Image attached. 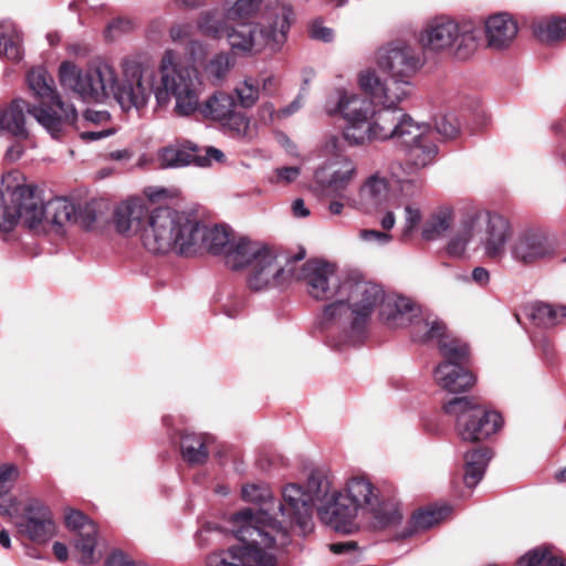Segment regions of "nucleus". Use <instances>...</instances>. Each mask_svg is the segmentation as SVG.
<instances>
[{"label": "nucleus", "mask_w": 566, "mask_h": 566, "mask_svg": "<svg viewBox=\"0 0 566 566\" xmlns=\"http://www.w3.org/2000/svg\"><path fill=\"white\" fill-rule=\"evenodd\" d=\"M358 85L370 98L353 90L337 87L324 103L327 115H340L346 122L343 137L348 145L360 146L375 138L390 136L400 126L417 130L412 125L413 118L398 107L412 94L409 80L390 76L381 81L374 70H365L358 74Z\"/></svg>", "instance_id": "nucleus-1"}, {"label": "nucleus", "mask_w": 566, "mask_h": 566, "mask_svg": "<svg viewBox=\"0 0 566 566\" xmlns=\"http://www.w3.org/2000/svg\"><path fill=\"white\" fill-rule=\"evenodd\" d=\"M343 289L344 297L325 307L323 324L326 328H348L346 342L357 343L364 337L370 315L376 307L380 308L386 293L380 285L364 280L358 272L345 275Z\"/></svg>", "instance_id": "nucleus-2"}, {"label": "nucleus", "mask_w": 566, "mask_h": 566, "mask_svg": "<svg viewBox=\"0 0 566 566\" xmlns=\"http://www.w3.org/2000/svg\"><path fill=\"white\" fill-rule=\"evenodd\" d=\"M21 175L12 171L2 177L3 190L10 196L12 220L9 221L11 228L19 221L30 229L36 228L43 221L50 223L57 233L66 224L74 222L76 217V206L66 198H54L45 205L35 193V189L20 181Z\"/></svg>", "instance_id": "nucleus-3"}, {"label": "nucleus", "mask_w": 566, "mask_h": 566, "mask_svg": "<svg viewBox=\"0 0 566 566\" xmlns=\"http://www.w3.org/2000/svg\"><path fill=\"white\" fill-rule=\"evenodd\" d=\"M199 239L200 222L169 207L153 210L140 234L143 247L153 254L191 255L198 250Z\"/></svg>", "instance_id": "nucleus-4"}, {"label": "nucleus", "mask_w": 566, "mask_h": 566, "mask_svg": "<svg viewBox=\"0 0 566 566\" xmlns=\"http://www.w3.org/2000/svg\"><path fill=\"white\" fill-rule=\"evenodd\" d=\"M160 83L154 90L159 107H166L175 98L174 112L178 116H190L199 108L202 83L197 69L184 65L172 51H166L159 66Z\"/></svg>", "instance_id": "nucleus-5"}, {"label": "nucleus", "mask_w": 566, "mask_h": 566, "mask_svg": "<svg viewBox=\"0 0 566 566\" xmlns=\"http://www.w3.org/2000/svg\"><path fill=\"white\" fill-rule=\"evenodd\" d=\"M481 29L470 20L458 21L447 15L436 17L421 30L419 42L431 52H447L458 60H468L476 51Z\"/></svg>", "instance_id": "nucleus-6"}, {"label": "nucleus", "mask_w": 566, "mask_h": 566, "mask_svg": "<svg viewBox=\"0 0 566 566\" xmlns=\"http://www.w3.org/2000/svg\"><path fill=\"white\" fill-rule=\"evenodd\" d=\"M29 88L43 103H49L50 108L43 106L28 107L36 122L53 137L62 135L65 125L73 124L77 118L76 109L71 104H65L54 88V80L44 67H34L27 75Z\"/></svg>", "instance_id": "nucleus-7"}, {"label": "nucleus", "mask_w": 566, "mask_h": 566, "mask_svg": "<svg viewBox=\"0 0 566 566\" xmlns=\"http://www.w3.org/2000/svg\"><path fill=\"white\" fill-rule=\"evenodd\" d=\"M59 78L63 88L84 102L103 103L114 91L116 72L113 66L102 61L85 70L73 62L64 61L59 67Z\"/></svg>", "instance_id": "nucleus-8"}, {"label": "nucleus", "mask_w": 566, "mask_h": 566, "mask_svg": "<svg viewBox=\"0 0 566 566\" xmlns=\"http://www.w3.org/2000/svg\"><path fill=\"white\" fill-rule=\"evenodd\" d=\"M381 318L392 327L411 326L417 342H432L443 336L446 324L431 314L424 315L419 306L407 297L385 294L379 310Z\"/></svg>", "instance_id": "nucleus-9"}, {"label": "nucleus", "mask_w": 566, "mask_h": 566, "mask_svg": "<svg viewBox=\"0 0 566 566\" xmlns=\"http://www.w3.org/2000/svg\"><path fill=\"white\" fill-rule=\"evenodd\" d=\"M442 409L446 415L454 418L455 430L467 442L484 440L497 432L503 424L499 412L486 410L469 397L453 398Z\"/></svg>", "instance_id": "nucleus-10"}, {"label": "nucleus", "mask_w": 566, "mask_h": 566, "mask_svg": "<svg viewBox=\"0 0 566 566\" xmlns=\"http://www.w3.org/2000/svg\"><path fill=\"white\" fill-rule=\"evenodd\" d=\"M281 520L275 521L268 510L259 509H243L242 511H250L252 515H262L263 524L282 528L287 535V542L281 547H285L291 542L290 527L296 525L303 533L312 530V514L313 506L311 505V497H308L304 489L296 484L290 483L282 490V500L276 505Z\"/></svg>", "instance_id": "nucleus-11"}, {"label": "nucleus", "mask_w": 566, "mask_h": 566, "mask_svg": "<svg viewBox=\"0 0 566 566\" xmlns=\"http://www.w3.org/2000/svg\"><path fill=\"white\" fill-rule=\"evenodd\" d=\"M469 240L474 248H481L489 259L500 261L505 255L511 237L510 222L503 216L488 210H479L465 218Z\"/></svg>", "instance_id": "nucleus-12"}, {"label": "nucleus", "mask_w": 566, "mask_h": 566, "mask_svg": "<svg viewBox=\"0 0 566 566\" xmlns=\"http://www.w3.org/2000/svg\"><path fill=\"white\" fill-rule=\"evenodd\" d=\"M284 11L277 15V27L272 22L260 23H239L231 29L228 28L227 36L229 44L235 51L242 53H259L264 49L272 52L281 50L286 41L290 23L286 22Z\"/></svg>", "instance_id": "nucleus-13"}, {"label": "nucleus", "mask_w": 566, "mask_h": 566, "mask_svg": "<svg viewBox=\"0 0 566 566\" xmlns=\"http://www.w3.org/2000/svg\"><path fill=\"white\" fill-rule=\"evenodd\" d=\"M444 361L434 370L436 382L451 394L469 390L475 382L472 373L463 367L468 358V346L457 338H451L446 331L443 336L436 338Z\"/></svg>", "instance_id": "nucleus-14"}, {"label": "nucleus", "mask_w": 566, "mask_h": 566, "mask_svg": "<svg viewBox=\"0 0 566 566\" xmlns=\"http://www.w3.org/2000/svg\"><path fill=\"white\" fill-rule=\"evenodd\" d=\"M340 492L358 514L369 515L376 527H386L401 520L398 507L391 502L380 501L379 491L365 476H352Z\"/></svg>", "instance_id": "nucleus-15"}, {"label": "nucleus", "mask_w": 566, "mask_h": 566, "mask_svg": "<svg viewBox=\"0 0 566 566\" xmlns=\"http://www.w3.org/2000/svg\"><path fill=\"white\" fill-rule=\"evenodd\" d=\"M417 128L399 127L390 136L375 138L374 142L394 140L401 145L406 151V166L410 172H418L432 165L438 155V146L434 143V130L427 124H420L412 119Z\"/></svg>", "instance_id": "nucleus-16"}, {"label": "nucleus", "mask_w": 566, "mask_h": 566, "mask_svg": "<svg viewBox=\"0 0 566 566\" xmlns=\"http://www.w3.org/2000/svg\"><path fill=\"white\" fill-rule=\"evenodd\" d=\"M348 272L339 273L334 264L314 260L306 262L302 268V280L306 284L307 293L316 300L327 301L344 297V281Z\"/></svg>", "instance_id": "nucleus-17"}, {"label": "nucleus", "mask_w": 566, "mask_h": 566, "mask_svg": "<svg viewBox=\"0 0 566 566\" xmlns=\"http://www.w3.org/2000/svg\"><path fill=\"white\" fill-rule=\"evenodd\" d=\"M235 101L230 94L216 92L202 104L199 103L198 111L203 117L221 123L234 136L247 137L250 119L245 114L235 111Z\"/></svg>", "instance_id": "nucleus-18"}, {"label": "nucleus", "mask_w": 566, "mask_h": 566, "mask_svg": "<svg viewBox=\"0 0 566 566\" xmlns=\"http://www.w3.org/2000/svg\"><path fill=\"white\" fill-rule=\"evenodd\" d=\"M223 158L224 154L214 147H207L205 155H201V149L191 142L167 146L158 154L160 167L163 168H177L190 164L206 167L211 165L212 161L220 163Z\"/></svg>", "instance_id": "nucleus-19"}, {"label": "nucleus", "mask_w": 566, "mask_h": 566, "mask_svg": "<svg viewBox=\"0 0 566 566\" xmlns=\"http://www.w3.org/2000/svg\"><path fill=\"white\" fill-rule=\"evenodd\" d=\"M554 252V238L542 229H527L523 231L511 245L512 258L525 264L552 256Z\"/></svg>", "instance_id": "nucleus-20"}, {"label": "nucleus", "mask_w": 566, "mask_h": 566, "mask_svg": "<svg viewBox=\"0 0 566 566\" xmlns=\"http://www.w3.org/2000/svg\"><path fill=\"white\" fill-rule=\"evenodd\" d=\"M377 64L391 77L410 81L420 67V59L415 50L405 43H392L378 52Z\"/></svg>", "instance_id": "nucleus-21"}, {"label": "nucleus", "mask_w": 566, "mask_h": 566, "mask_svg": "<svg viewBox=\"0 0 566 566\" xmlns=\"http://www.w3.org/2000/svg\"><path fill=\"white\" fill-rule=\"evenodd\" d=\"M154 90V74L136 71L130 78L116 83L112 94L123 111L140 109L146 106Z\"/></svg>", "instance_id": "nucleus-22"}, {"label": "nucleus", "mask_w": 566, "mask_h": 566, "mask_svg": "<svg viewBox=\"0 0 566 566\" xmlns=\"http://www.w3.org/2000/svg\"><path fill=\"white\" fill-rule=\"evenodd\" d=\"M281 10L284 11L286 22L291 24L292 10L282 6L279 0H235L226 10V17L227 20L235 22L260 15V23L271 21L273 27H277V15Z\"/></svg>", "instance_id": "nucleus-23"}, {"label": "nucleus", "mask_w": 566, "mask_h": 566, "mask_svg": "<svg viewBox=\"0 0 566 566\" xmlns=\"http://www.w3.org/2000/svg\"><path fill=\"white\" fill-rule=\"evenodd\" d=\"M248 270L247 282L249 287L253 291H262L283 285L290 275L284 268L277 263L275 254L269 248L253 261Z\"/></svg>", "instance_id": "nucleus-24"}, {"label": "nucleus", "mask_w": 566, "mask_h": 566, "mask_svg": "<svg viewBox=\"0 0 566 566\" xmlns=\"http://www.w3.org/2000/svg\"><path fill=\"white\" fill-rule=\"evenodd\" d=\"M317 515L322 523L342 533H352L356 526L357 511L336 491L326 502L317 506Z\"/></svg>", "instance_id": "nucleus-25"}, {"label": "nucleus", "mask_w": 566, "mask_h": 566, "mask_svg": "<svg viewBox=\"0 0 566 566\" xmlns=\"http://www.w3.org/2000/svg\"><path fill=\"white\" fill-rule=\"evenodd\" d=\"M389 190L387 178L375 172L366 178L356 196L346 198V202L364 213H374L387 202Z\"/></svg>", "instance_id": "nucleus-26"}, {"label": "nucleus", "mask_w": 566, "mask_h": 566, "mask_svg": "<svg viewBox=\"0 0 566 566\" xmlns=\"http://www.w3.org/2000/svg\"><path fill=\"white\" fill-rule=\"evenodd\" d=\"M22 533L34 542H46L55 533L51 511L41 501L31 499L23 510V522L19 524Z\"/></svg>", "instance_id": "nucleus-27"}, {"label": "nucleus", "mask_w": 566, "mask_h": 566, "mask_svg": "<svg viewBox=\"0 0 566 566\" xmlns=\"http://www.w3.org/2000/svg\"><path fill=\"white\" fill-rule=\"evenodd\" d=\"M148 209L142 199H130L120 203L114 212V226L117 232L130 235L142 234V228L146 223Z\"/></svg>", "instance_id": "nucleus-28"}, {"label": "nucleus", "mask_w": 566, "mask_h": 566, "mask_svg": "<svg viewBox=\"0 0 566 566\" xmlns=\"http://www.w3.org/2000/svg\"><path fill=\"white\" fill-rule=\"evenodd\" d=\"M518 27L509 13H496L485 21L488 46L495 50L507 48L516 38Z\"/></svg>", "instance_id": "nucleus-29"}, {"label": "nucleus", "mask_w": 566, "mask_h": 566, "mask_svg": "<svg viewBox=\"0 0 566 566\" xmlns=\"http://www.w3.org/2000/svg\"><path fill=\"white\" fill-rule=\"evenodd\" d=\"M265 249L262 243L247 238L234 239L224 255L226 264L235 271L249 269Z\"/></svg>", "instance_id": "nucleus-30"}, {"label": "nucleus", "mask_w": 566, "mask_h": 566, "mask_svg": "<svg viewBox=\"0 0 566 566\" xmlns=\"http://www.w3.org/2000/svg\"><path fill=\"white\" fill-rule=\"evenodd\" d=\"M31 107L25 101L18 98L11 104L0 109V133L8 132L11 135L25 139L29 132L25 127L24 108Z\"/></svg>", "instance_id": "nucleus-31"}, {"label": "nucleus", "mask_w": 566, "mask_h": 566, "mask_svg": "<svg viewBox=\"0 0 566 566\" xmlns=\"http://www.w3.org/2000/svg\"><path fill=\"white\" fill-rule=\"evenodd\" d=\"M233 240L234 238H232V233L227 227L216 226L212 228H206L200 224L198 249L203 248L214 255H226Z\"/></svg>", "instance_id": "nucleus-32"}, {"label": "nucleus", "mask_w": 566, "mask_h": 566, "mask_svg": "<svg viewBox=\"0 0 566 566\" xmlns=\"http://www.w3.org/2000/svg\"><path fill=\"white\" fill-rule=\"evenodd\" d=\"M453 221L454 212L452 207H438L424 222L421 235L427 241L440 239L451 229Z\"/></svg>", "instance_id": "nucleus-33"}, {"label": "nucleus", "mask_w": 566, "mask_h": 566, "mask_svg": "<svg viewBox=\"0 0 566 566\" xmlns=\"http://www.w3.org/2000/svg\"><path fill=\"white\" fill-rule=\"evenodd\" d=\"M526 315L536 326L549 328L566 318V306L537 302L527 307Z\"/></svg>", "instance_id": "nucleus-34"}, {"label": "nucleus", "mask_w": 566, "mask_h": 566, "mask_svg": "<svg viewBox=\"0 0 566 566\" xmlns=\"http://www.w3.org/2000/svg\"><path fill=\"white\" fill-rule=\"evenodd\" d=\"M492 457L488 448L474 449L465 454L464 483L468 488L475 486L483 478Z\"/></svg>", "instance_id": "nucleus-35"}, {"label": "nucleus", "mask_w": 566, "mask_h": 566, "mask_svg": "<svg viewBox=\"0 0 566 566\" xmlns=\"http://www.w3.org/2000/svg\"><path fill=\"white\" fill-rule=\"evenodd\" d=\"M21 42V35L11 21L0 22V56L20 61L23 54Z\"/></svg>", "instance_id": "nucleus-36"}, {"label": "nucleus", "mask_w": 566, "mask_h": 566, "mask_svg": "<svg viewBox=\"0 0 566 566\" xmlns=\"http://www.w3.org/2000/svg\"><path fill=\"white\" fill-rule=\"evenodd\" d=\"M306 495L311 497V505L318 506L326 502L337 490L333 489L332 481L322 471H313L306 482Z\"/></svg>", "instance_id": "nucleus-37"}, {"label": "nucleus", "mask_w": 566, "mask_h": 566, "mask_svg": "<svg viewBox=\"0 0 566 566\" xmlns=\"http://www.w3.org/2000/svg\"><path fill=\"white\" fill-rule=\"evenodd\" d=\"M180 448L184 460L190 464H202L208 459L206 437L202 434H182Z\"/></svg>", "instance_id": "nucleus-38"}, {"label": "nucleus", "mask_w": 566, "mask_h": 566, "mask_svg": "<svg viewBox=\"0 0 566 566\" xmlns=\"http://www.w3.org/2000/svg\"><path fill=\"white\" fill-rule=\"evenodd\" d=\"M227 17H222L218 9L201 11L196 25L198 31L212 39H220L228 31Z\"/></svg>", "instance_id": "nucleus-39"}, {"label": "nucleus", "mask_w": 566, "mask_h": 566, "mask_svg": "<svg viewBox=\"0 0 566 566\" xmlns=\"http://www.w3.org/2000/svg\"><path fill=\"white\" fill-rule=\"evenodd\" d=\"M357 169L355 164L345 158L342 160L339 168L334 169L329 180L326 185V190L329 196H343V191L346 190L352 180L356 177Z\"/></svg>", "instance_id": "nucleus-40"}, {"label": "nucleus", "mask_w": 566, "mask_h": 566, "mask_svg": "<svg viewBox=\"0 0 566 566\" xmlns=\"http://www.w3.org/2000/svg\"><path fill=\"white\" fill-rule=\"evenodd\" d=\"M520 566H566V558L555 555L548 547H536L518 560Z\"/></svg>", "instance_id": "nucleus-41"}, {"label": "nucleus", "mask_w": 566, "mask_h": 566, "mask_svg": "<svg viewBox=\"0 0 566 566\" xmlns=\"http://www.w3.org/2000/svg\"><path fill=\"white\" fill-rule=\"evenodd\" d=\"M534 35L542 42L552 43L563 39L566 34V20H542L533 24Z\"/></svg>", "instance_id": "nucleus-42"}, {"label": "nucleus", "mask_w": 566, "mask_h": 566, "mask_svg": "<svg viewBox=\"0 0 566 566\" xmlns=\"http://www.w3.org/2000/svg\"><path fill=\"white\" fill-rule=\"evenodd\" d=\"M231 65L230 56L227 53H218L209 60L203 72L211 83L220 84L224 81Z\"/></svg>", "instance_id": "nucleus-43"}, {"label": "nucleus", "mask_w": 566, "mask_h": 566, "mask_svg": "<svg viewBox=\"0 0 566 566\" xmlns=\"http://www.w3.org/2000/svg\"><path fill=\"white\" fill-rule=\"evenodd\" d=\"M234 93L238 96L239 104L243 108L253 107L260 97V84L253 77H245L235 86Z\"/></svg>", "instance_id": "nucleus-44"}, {"label": "nucleus", "mask_w": 566, "mask_h": 566, "mask_svg": "<svg viewBox=\"0 0 566 566\" xmlns=\"http://www.w3.org/2000/svg\"><path fill=\"white\" fill-rule=\"evenodd\" d=\"M449 512L450 509L448 506L429 507L419 511L412 516L413 526L417 530L430 528L446 518Z\"/></svg>", "instance_id": "nucleus-45"}, {"label": "nucleus", "mask_w": 566, "mask_h": 566, "mask_svg": "<svg viewBox=\"0 0 566 566\" xmlns=\"http://www.w3.org/2000/svg\"><path fill=\"white\" fill-rule=\"evenodd\" d=\"M65 524L71 531L77 532L78 536L97 532L95 523L84 513L74 509L66 510Z\"/></svg>", "instance_id": "nucleus-46"}, {"label": "nucleus", "mask_w": 566, "mask_h": 566, "mask_svg": "<svg viewBox=\"0 0 566 566\" xmlns=\"http://www.w3.org/2000/svg\"><path fill=\"white\" fill-rule=\"evenodd\" d=\"M96 533L80 535V538L75 543L76 551L81 554L80 563L90 565L96 562L95 558V545H96Z\"/></svg>", "instance_id": "nucleus-47"}, {"label": "nucleus", "mask_w": 566, "mask_h": 566, "mask_svg": "<svg viewBox=\"0 0 566 566\" xmlns=\"http://www.w3.org/2000/svg\"><path fill=\"white\" fill-rule=\"evenodd\" d=\"M20 475L19 468L13 463L0 464V497L7 495Z\"/></svg>", "instance_id": "nucleus-48"}, {"label": "nucleus", "mask_w": 566, "mask_h": 566, "mask_svg": "<svg viewBox=\"0 0 566 566\" xmlns=\"http://www.w3.org/2000/svg\"><path fill=\"white\" fill-rule=\"evenodd\" d=\"M242 497L245 501L266 504L273 501L270 489L265 485L249 484L242 488Z\"/></svg>", "instance_id": "nucleus-49"}, {"label": "nucleus", "mask_w": 566, "mask_h": 566, "mask_svg": "<svg viewBox=\"0 0 566 566\" xmlns=\"http://www.w3.org/2000/svg\"><path fill=\"white\" fill-rule=\"evenodd\" d=\"M469 244L474 245V240H469V235L467 234V229H465V219H464L462 222V229H461L460 234L458 237L453 238L448 243L447 252L451 256L461 258L464 254L465 249Z\"/></svg>", "instance_id": "nucleus-50"}, {"label": "nucleus", "mask_w": 566, "mask_h": 566, "mask_svg": "<svg viewBox=\"0 0 566 566\" xmlns=\"http://www.w3.org/2000/svg\"><path fill=\"white\" fill-rule=\"evenodd\" d=\"M459 120L453 115H444L436 123L437 132L446 137L453 138L459 132Z\"/></svg>", "instance_id": "nucleus-51"}, {"label": "nucleus", "mask_w": 566, "mask_h": 566, "mask_svg": "<svg viewBox=\"0 0 566 566\" xmlns=\"http://www.w3.org/2000/svg\"><path fill=\"white\" fill-rule=\"evenodd\" d=\"M421 220V211L417 205L407 203L405 206V226L403 235H409L419 224Z\"/></svg>", "instance_id": "nucleus-52"}, {"label": "nucleus", "mask_w": 566, "mask_h": 566, "mask_svg": "<svg viewBox=\"0 0 566 566\" xmlns=\"http://www.w3.org/2000/svg\"><path fill=\"white\" fill-rule=\"evenodd\" d=\"M96 211L93 207L85 205L84 207H76V217L73 223L81 226L84 229H91L96 221Z\"/></svg>", "instance_id": "nucleus-53"}, {"label": "nucleus", "mask_w": 566, "mask_h": 566, "mask_svg": "<svg viewBox=\"0 0 566 566\" xmlns=\"http://www.w3.org/2000/svg\"><path fill=\"white\" fill-rule=\"evenodd\" d=\"M105 566H148L142 560H135L122 551H114L105 562Z\"/></svg>", "instance_id": "nucleus-54"}, {"label": "nucleus", "mask_w": 566, "mask_h": 566, "mask_svg": "<svg viewBox=\"0 0 566 566\" xmlns=\"http://www.w3.org/2000/svg\"><path fill=\"white\" fill-rule=\"evenodd\" d=\"M358 237L360 240L365 242H375L378 245H386L391 240L392 237L386 231H378V230H369V229H363L359 231Z\"/></svg>", "instance_id": "nucleus-55"}, {"label": "nucleus", "mask_w": 566, "mask_h": 566, "mask_svg": "<svg viewBox=\"0 0 566 566\" xmlns=\"http://www.w3.org/2000/svg\"><path fill=\"white\" fill-rule=\"evenodd\" d=\"M311 36L315 40L323 42H331L333 40V30L322 25L318 22H314L311 27Z\"/></svg>", "instance_id": "nucleus-56"}, {"label": "nucleus", "mask_w": 566, "mask_h": 566, "mask_svg": "<svg viewBox=\"0 0 566 566\" xmlns=\"http://www.w3.org/2000/svg\"><path fill=\"white\" fill-rule=\"evenodd\" d=\"M298 167H281L275 170L276 181L290 184L300 176Z\"/></svg>", "instance_id": "nucleus-57"}, {"label": "nucleus", "mask_w": 566, "mask_h": 566, "mask_svg": "<svg viewBox=\"0 0 566 566\" xmlns=\"http://www.w3.org/2000/svg\"><path fill=\"white\" fill-rule=\"evenodd\" d=\"M279 85L280 81L273 74L263 77L261 81V90L268 96H273L276 93Z\"/></svg>", "instance_id": "nucleus-58"}, {"label": "nucleus", "mask_w": 566, "mask_h": 566, "mask_svg": "<svg viewBox=\"0 0 566 566\" xmlns=\"http://www.w3.org/2000/svg\"><path fill=\"white\" fill-rule=\"evenodd\" d=\"M422 185L420 181L402 180L400 182L401 192L405 196L415 197L421 192Z\"/></svg>", "instance_id": "nucleus-59"}, {"label": "nucleus", "mask_w": 566, "mask_h": 566, "mask_svg": "<svg viewBox=\"0 0 566 566\" xmlns=\"http://www.w3.org/2000/svg\"><path fill=\"white\" fill-rule=\"evenodd\" d=\"M114 134L113 129L86 130L81 133V138L85 142H94Z\"/></svg>", "instance_id": "nucleus-60"}, {"label": "nucleus", "mask_w": 566, "mask_h": 566, "mask_svg": "<svg viewBox=\"0 0 566 566\" xmlns=\"http://www.w3.org/2000/svg\"><path fill=\"white\" fill-rule=\"evenodd\" d=\"M258 114L261 122L264 124L271 123L275 115V107L272 103L266 102L259 107Z\"/></svg>", "instance_id": "nucleus-61"}, {"label": "nucleus", "mask_w": 566, "mask_h": 566, "mask_svg": "<svg viewBox=\"0 0 566 566\" xmlns=\"http://www.w3.org/2000/svg\"><path fill=\"white\" fill-rule=\"evenodd\" d=\"M170 38L174 41H178L189 36L190 34V25L187 24H175L169 30Z\"/></svg>", "instance_id": "nucleus-62"}, {"label": "nucleus", "mask_w": 566, "mask_h": 566, "mask_svg": "<svg viewBox=\"0 0 566 566\" xmlns=\"http://www.w3.org/2000/svg\"><path fill=\"white\" fill-rule=\"evenodd\" d=\"M472 280L480 286H485L490 281V273L484 268H474L472 271Z\"/></svg>", "instance_id": "nucleus-63"}, {"label": "nucleus", "mask_w": 566, "mask_h": 566, "mask_svg": "<svg viewBox=\"0 0 566 566\" xmlns=\"http://www.w3.org/2000/svg\"><path fill=\"white\" fill-rule=\"evenodd\" d=\"M84 117L86 120L92 122V123H104L109 119V114L104 111L88 109L85 112Z\"/></svg>", "instance_id": "nucleus-64"}]
</instances>
